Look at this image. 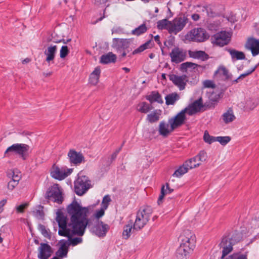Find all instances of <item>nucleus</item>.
Segmentation results:
<instances>
[{"label": "nucleus", "mask_w": 259, "mask_h": 259, "mask_svg": "<svg viewBox=\"0 0 259 259\" xmlns=\"http://www.w3.org/2000/svg\"><path fill=\"white\" fill-rule=\"evenodd\" d=\"M67 218L61 212L57 213L56 221L58 223L60 236H67L68 231L72 230L73 234L83 235L89 225L88 207L81 206L75 200L69 204L67 208Z\"/></svg>", "instance_id": "1"}, {"label": "nucleus", "mask_w": 259, "mask_h": 259, "mask_svg": "<svg viewBox=\"0 0 259 259\" xmlns=\"http://www.w3.org/2000/svg\"><path fill=\"white\" fill-rule=\"evenodd\" d=\"M180 245L176 253L177 259H187L195 247L196 237L189 230H184L179 236Z\"/></svg>", "instance_id": "2"}, {"label": "nucleus", "mask_w": 259, "mask_h": 259, "mask_svg": "<svg viewBox=\"0 0 259 259\" xmlns=\"http://www.w3.org/2000/svg\"><path fill=\"white\" fill-rule=\"evenodd\" d=\"M189 19L185 16L175 18L172 21L163 19V29H166L169 33L177 34L185 27Z\"/></svg>", "instance_id": "3"}, {"label": "nucleus", "mask_w": 259, "mask_h": 259, "mask_svg": "<svg viewBox=\"0 0 259 259\" xmlns=\"http://www.w3.org/2000/svg\"><path fill=\"white\" fill-rule=\"evenodd\" d=\"M30 146L25 144L16 143L9 146L4 153V157H11L18 155L23 160H26L29 154Z\"/></svg>", "instance_id": "4"}, {"label": "nucleus", "mask_w": 259, "mask_h": 259, "mask_svg": "<svg viewBox=\"0 0 259 259\" xmlns=\"http://www.w3.org/2000/svg\"><path fill=\"white\" fill-rule=\"evenodd\" d=\"M152 211V208L150 206L141 207L137 213L136 220L133 224L134 230H140L142 229L149 221Z\"/></svg>", "instance_id": "5"}, {"label": "nucleus", "mask_w": 259, "mask_h": 259, "mask_svg": "<svg viewBox=\"0 0 259 259\" xmlns=\"http://www.w3.org/2000/svg\"><path fill=\"white\" fill-rule=\"evenodd\" d=\"M92 187L89 178L81 172L78 174L77 179L74 181V191L78 196H82Z\"/></svg>", "instance_id": "6"}, {"label": "nucleus", "mask_w": 259, "mask_h": 259, "mask_svg": "<svg viewBox=\"0 0 259 259\" xmlns=\"http://www.w3.org/2000/svg\"><path fill=\"white\" fill-rule=\"evenodd\" d=\"M209 38L206 30L202 28H195L185 35V39L189 41L203 42Z\"/></svg>", "instance_id": "7"}, {"label": "nucleus", "mask_w": 259, "mask_h": 259, "mask_svg": "<svg viewBox=\"0 0 259 259\" xmlns=\"http://www.w3.org/2000/svg\"><path fill=\"white\" fill-rule=\"evenodd\" d=\"M131 42L130 39L114 38L113 39L112 47L117 53L121 54L122 57H124L126 53L131 50L129 49Z\"/></svg>", "instance_id": "8"}, {"label": "nucleus", "mask_w": 259, "mask_h": 259, "mask_svg": "<svg viewBox=\"0 0 259 259\" xmlns=\"http://www.w3.org/2000/svg\"><path fill=\"white\" fill-rule=\"evenodd\" d=\"M45 198L58 204H61L64 199L62 192L59 185L54 184L50 187L45 194Z\"/></svg>", "instance_id": "9"}, {"label": "nucleus", "mask_w": 259, "mask_h": 259, "mask_svg": "<svg viewBox=\"0 0 259 259\" xmlns=\"http://www.w3.org/2000/svg\"><path fill=\"white\" fill-rule=\"evenodd\" d=\"M90 220L89 219V221ZM89 227L91 229V231L100 238H104L106 235L107 233L110 229V226L103 222L102 221H94V225H92L89 222Z\"/></svg>", "instance_id": "10"}, {"label": "nucleus", "mask_w": 259, "mask_h": 259, "mask_svg": "<svg viewBox=\"0 0 259 259\" xmlns=\"http://www.w3.org/2000/svg\"><path fill=\"white\" fill-rule=\"evenodd\" d=\"M233 235L229 234L227 236H224L222 239L220 243V246L222 250V255L221 258H224L232 250L233 246L237 242Z\"/></svg>", "instance_id": "11"}, {"label": "nucleus", "mask_w": 259, "mask_h": 259, "mask_svg": "<svg viewBox=\"0 0 259 259\" xmlns=\"http://www.w3.org/2000/svg\"><path fill=\"white\" fill-rule=\"evenodd\" d=\"M207 158L206 152L202 150L194 157L186 160V162L189 168L193 169L199 167L202 162L206 161Z\"/></svg>", "instance_id": "12"}, {"label": "nucleus", "mask_w": 259, "mask_h": 259, "mask_svg": "<svg viewBox=\"0 0 259 259\" xmlns=\"http://www.w3.org/2000/svg\"><path fill=\"white\" fill-rule=\"evenodd\" d=\"M231 34L229 32L222 31L211 37V42L217 46L223 47L230 41Z\"/></svg>", "instance_id": "13"}, {"label": "nucleus", "mask_w": 259, "mask_h": 259, "mask_svg": "<svg viewBox=\"0 0 259 259\" xmlns=\"http://www.w3.org/2000/svg\"><path fill=\"white\" fill-rule=\"evenodd\" d=\"M67 156L71 165L77 166L85 162V158L82 153L77 152L74 149H71L69 150Z\"/></svg>", "instance_id": "14"}, {"label": "nucleus", "mask_w": 259, "mask_h": 259, "mask_svg": "<svg viewBox=\"0 0 259 259\" xmlns=\"http://www.w3.org/2000/svg\"><path fill=\"white\" fill-rule=\"evenodd\" d=\"M72 172V169L71 168H66L65 167H59L54 165L53 169L51 172V176L59 181L64 180Z\"/></svg>", "instance_id": "15"}, {"label": "nucleus", "mask_w": 259, "mask_h": 259, "mask_svg": "<svg viewBox=\"0 0 259 259\" xmlns=\"http://www.w3.org/2000/svg\"><path fill=\"white\" fill-rule=\"evenodd\" d=\"M205 107L203 104V100L201 97L189 104L184 109H186L187 113L189 115H193L199 112L203 107Z\"/></svg>", "instance_id": "16"}, {"label": "nucleus", "mask_w": 259, "mask_h": 259, "mask_svg": "<svg viewBox=\"0 0 259 259\" xmlns=\"http://www.w3.org/2000/svg\"><path fill=\"white\" fill-rule=\"evenodd\" d=\"M187 113L186 109H183L176 116L169 120L171 130L177 128L184 123L186 119L185 114Z\"/></svg>", "instance_id": "17"}, {"label": "nucleus", "mask_w": 259, "mask_h": 259, "mask_svg": "<svg viewBox=\"0 0 259 259\" xmlns=\"http://www.w3.org/2000/svg\"><path fill=\"white\" fill-rule=\"evenodd\" d=\"M169 55L172 62L179 63L185 60L186 57V53L182 49L175 47L172 50Z\"/></svg>", "instance_id": "18"}, {"label": "nucleus", "mask_w": 259, "mask_h": 259, "mask_svg": "<svg viewBox=\"0 0 259 259\" xmlns=\"http://www.w3.org/2000/svg\"><path fill=\"white\" fill-rule=\"evenodd\" d=\"M245 47L247 49L251 51L253 56L259 54V40L250 37L248 39Z\"/></svg>", "instance_id": "19"}, {"label": "nucleus", "mask_w": 259, "mask_h": 259, "mask_svg": "<svg viewBox=\"0 0 259 259\" xmlns=\"http://www.w3.org/2000/svg\"><path fill=\"white\" fill-rule=\"evenodd\" d=\"M170 80L172 82L178 86L180 90H183L185 89L186 82L188 81V77L186 75L178 76L172 74L169 77Z\"/></svg>", "instance_id": "20"}, {"label": "nucleus", "mask_w": 259, "mask_h": 259, "mask_svg": "<svg viewBox=\"0 0 259 259\" xmlns=\"http://www.w3.org/2000/svg\"><path fill=\"white\" fill-rule=\"evenodd\" d=\"M39 251L38 257L39 259H48L51 255V247L47 243H41Z\"/></svg>", "instance_id": "21"}, {"label": "nucleus", "mask_w": 259, "mask_h": 259, "mask_svg": "<svg viewBox=\"0 0 259 259\" xmlns=\"http://www.w3.org/2000/svg\"><path fill=\"white\" fill-rule=\"evenodd\" d=\"M57 51V47L56 45H51L45 51L44 54L46 56V61L48 63L54 61Z\"/></svg>", "instance_id": "22"}, {"label": "nucleus", "mask_w": 259, "mask_h": 259, "mask_svg": "<svg viewBox=\"0 0 259 259\" xmlns=\"http://www.w3.org/2000/svg\"><path fill=\"white\" fill-rule=\"evenodd\" d=\"M60 243V247L56 252V255L61 258L66 257L68 251V242L67 240H61Z\"/></svg>", "instance_id": "23"}, {"label": "nucleus", "mask_w": 259, "mask_h": 259, "mask_svg": "<svg viewBox=\"0 0 259 259\" xmlns=\"http://www.w3.org/2000/svg\"><path fill=\"white\" fill-rule=\"evenodd\" d=\"M73 235H77L79 236H82L83 235H78L76 234H73L72 230H70L68 231V235L67 236H64L65 237H67L68 238V246L72 245L74 246L77 245L78 244H80L82 241V239L81 237H75L72 238Z\"/></svg>", "instance_id": "24"}, {"label": "nucleus", "mask_w": 259, "mask_h": 259, "mask_svg": "<svg viewBox=\"0 0 259 259\" xmlns=\"http://www.w3.org/2000/svg\"><path fill=\"white\" fill-rule=\"evenodd\" d=\"M189 55L191 58L199 59L201 61L207 60L209 58L208 55L204 51H189Z\"/></svg>", "instance_id": "25"}, {"label": "nucleus", "mask_w": 259, "mask_h": 259, "mask_svg": "<svg viewBox=\"0 0 259 259\" xmlns=\"http://www.w3.org/2000/svg\"><path fill=\"white\" fill-rule=\"evenodd\" d=\"M227 51L229 53L233 61L245 59V54L242 52L231 49H228Z\"/></svg>", "instance_id": "26"}, {"label": "nucleus", "mask_w": 259, "mask_h": 259, "mask_svg": "<svg viewBox=\"0 0 259 259\" xmlns=\"http://www.w3.org/2000/svg\"><path fill=\"white\" fill-rule=\"evenodd\" d=\"M116 56L112 52H109L105 55H103L100 58V63L106 64L110 63H113L116 61Z\"/></svg>", "instance_id": "27"}, {"label": "nucleus", "mask_w": 259, "mask_h": 259, "mask_svg": "<svg viewBox=\"0 0 259 259\" xmlns=\"http://www.w3.org/2000/svg\"><path fill=\"white\" fill-rule=\"evenodd\" d=\"M145 98L148 100L151 104L154 102L162 103L161 95L156 91H153L149 95L146 96Z\"/></svg>", "instance_id": "28"}, {"label": "nucleus", "mask_w": 259, "mask_h": 259, "mask_svg": "<svg viewBox=\"0 0 259 259\" xmlns=\"http://www.w3.org/2000/svg\"><path fill=\"white\" fill-rule=\"evenodd\" d=\"M187 162L186 161L183 163V164L180 166L173 174L172 176L176 177H181L183 175L185 174L188 171L189 169H191L187 165Z\"/></svg>", "instance_id": "29"}, {"label": "nucleus", "mask_w": 259, "mask_h": 259, "mask_svg": "<svg viewBox=\"0 0 259 259\" xmlns=\"http://www.w3.org/2000/svg\"><path fill=\"white\" fill-rule=\"evenodd\" d=\"M180 99L179 95L176 93H172L165 97V103L167 105H173Z\"/></svg>", "instance_id": "30"}, {"label": "nucleus", "mask_w": 259, "mask_h": 259, "mask_svg": "<svg viewBox=\"0 0 259 259\" xmlns=\"http://www.w3.org/2000/svg\"><path fill=\"white\" fill-rule=\"evenodd\" d=\"M222 119L225 123H228L232 122L235 119L233 111L231 108H229L222 116Z\"/></svg>", "instance_id": "31"}, {"label": "nucleus", "mask_w": 259, "mask_h": 259, "mask_svg": "<svg viewBox=\"0 0 259 259\" xmlns=\"http://www.w3.org/2000/svg\"><path fill=\"white\" fill-rule=\"evenodd\" d=\"M160 110H155L147 116V120L150 123H154L157 121L161 115Z\"/></svg>", "instance_id": "32"}, {"label": "nucleus", "mask_w": 259, "mask_h": 259, "mask_svg": "<svg viewBox=\"0 0 259 259\" xmlns=\"http://www.w3.org/2000/svg\"><path fill=\"white\" fill-rule=\"evenodd\" d=\"M153 108L152 105L146 102L140 103L137 105V110L142 113H147Z\"/></svg>", "instance_id": "33"}, {"label": "nucleus", "mask_w": 259, "mask_h": 259, "mask_svg": "<svg viewBox=\"0 0 259 259\" xmlns=\"http://www.w3.org/2000/svg\"><path fill=\"white\" fill-rule=\"evenodd\" d=\"M135 230H134V226L131 223L130 224L126 225L123 228L122 232L123 238L125 239H127L131 236V234L134 232Z\"/></svg>", "instance_id": "34"}, {"label": "nucleus", "mask_w": 259, "mask_h": 259, "mask_svg": "<svg viewBox=\"0 0 259 259\" xmlns=\"http://www.w3.org/2000/svg\"><path fill=\"white\" fill-rule=\"evenodd\" d=\"M147 30V27L145 24H142L135 29L133 30L132 31V34L134 35L139 36L146 32Z\"/></svg>", "instance_id": "35"}, {"label": "nucleus", "mask_w": 259, "mask_h": 259, "mask_svg": "<svg viewBox=\"0 0 259 259\" xmlns=\"http://www.w3.org/2000/svg\"><path fill=\"white\" fill-rule=\"evenodd\" d=\"M152 47L151 41L149 40L146 42L145 44L141 45L139 48L135 49L132 53V55H135L140 53L145 50L151 48Z\"/></svg>", "instance_id": "36"}, {"label": "nucleus", "mask_w": 259, "mask_h": 259, "mask_svg": "<svg viewBox=\"0 0 259 259\" xmlns=\"http://www.w3.org/2000/svg\"><path fill=\"white\" fill-rule=\"evenodd\" d=\"M219 98V96L215 95L214 97H213L212 96L209 97V102H207L204 103L205 107L208 108H214L215 105L217 104L218 102V99Z\"/></svg>", "instance_id": "37"}, {"label": "nucleus", "mask_w": 259, "mask_h": 259, "mask_svg": "<svg viewBox=\"0 0 259 259\" xmlns=\"http://www.w3.org/2000/svg\"><path fill=\"white\" fill-rule=\"evenodd\" d=\"M220 74L225 76L226 79H229L231 77V74L229 73L228 70L225 67H219V69L215 72V75Z\"/></svg>", "instance_id": "38"}, {"label": "nucleus", "mask_w": 259, "mask_h": 259, "mask_svg": "<svg viewBox=\"0 0 259 259\" xmlns=\"http://www.w3.org/2000/svg\"><path fill=\"white\" fill-rule=\"evenodd\" d=\"M38 229L40 231L41 234L46 238H51V232L50 230L47 229L46 227L43 225H39Z\"/></svg>", "instance_id": "39"}, {"label": "nucleus", "mask_w": 259, "mask_h": 259, "mask_svg": "<svg viewBox=\"0 0 259 259\" xmlns=\"http://www.w3.org/2000/svg\"><path fill=\"white\" fill-rule=\"evenodd\" d=\"M230 140L231 138L229 136H218L215 139V142H219L223 146L227 145Z\"/></svg>", "instance_id": "40"}, {"label": "nucleus", "mask_w": 259, "mask_h": 259, "mask_svg": "<svg viewBox=\"0 0 259 259\" xmlns=\"http://www.w3.org/2000/svg\"><path fill=\"white\" fill-rule=\"evenodd\" d=\"M197 66V65L191 62H187L183 63L181 65V70L182 71H186L188 68L195 69Z\"/></svg>", "instance_id": "41"}, {"label": "nucleus", "mask_w": 259, "mask_h": 259, "mask_svg": "<svg viewBox=\"0 0 259 259\" xmlns=\"http://www.w3.org/2000/svg\"><path fill=\"white\" fill-rule=\"evenodd\" d=\"M216 137L210 136L207 131H205L203 135L204 141L208 144L215 142Z\"/></svg>", "instance_id": "42"}, {"label": "nucleus", "mask_w": 259, "mask_h": 259, "mask_svg": "<svg viewBox=\"0 0 259 259\" xmlns=\"http://www.w3.org/2000/svg\"><path fill=\"white\" fill-rule=\"evenodd\" d=\"M8 175L10 178L12 177V180L16 181L18 182H19L21 179V175H20V172L17 170H13L9 173Z\"/></svg>", "instance_id": "43"}, {"label": "nucleus", "mask_w": 259, "mask_h": 259, "mask_svg": "<svg viewBox=\"0 0 259 259\" xmlns=\"http://www.w3.org/2000/svg\"><path fill=\"white\" fill-rule=\"evenodd\" d=\"M111 201V199L110 198V196L109 195H105L102 200V203H101V207L104 208V209H107L109 203Z\"/></svg>", "instance_id": "44"}, {"label": "nucleus", "mask_w": 259, "mask_h": 259, "mask_svg": "<svg viewBox=\"0 0 259 259\" xmlns=\"http://www.w3.org/2000/svg\"><path fill=\"white\" fill-rule=\"evenodd\" d=\"M105 210L106 209L101 207L100 209L96 210L94 214L95 219L93 220H95L94 221H100L99 219L104 215Z\"/></svg>", "instance_id": "45"}, {"label": "nucleus", "mask_w": 259, "mask_h": 259, "mask_svg": "<svg viewBox=\"0 0 259 259\" xmlns=\"http://www.w3.org/2000/svg\"><path fill=\"white\" fill-rule=\"evenodd\" d=\"M225 259H247V255L239 253H235L230 255Z\"/></svg>", "instance_id": "46"}, {"label": "nucleus", "mask_w": 259, "mask_h": 259, "mask_svg": "<svg viewBox=\"0 0 259 259\" xmlns=\"http://www.w3.org/2000/svg\"><path fill=\"white\" fill-rule=\"evenodd\" d=\"M69 53V50L67 46H63L60 51V57L61 58H64Z\"/></svg>", "instance_id": "47"}, {"label": "nucleus", "mask_w": 259, "mask_h": 259, "mask_svg": "<svg viewBox=\"0 0 259 259\" xmlns=\"http://www.w3.org/2000/svg\"><path fill=\"white\" fill-rule=\"evenodd\" d=\"M203 87L206 88H212L214 89L215 87V85L213 81L210 80H205L203 83Z\"/></svg>", "instance_id": "48"}, {"label": "nucleus", "mask_w": 259, "mask_h": 259, "mask_svg": "<svg viewBox=\"0 0 259 259\" xmlns=\"http://www.w3.org/2000/svg\"><path fill=\"white\" fill-rule=\"evenodd\" d=\"M172 191L173 189H170L169 188V185L167 183L166 184L165 186L163 185V198L164 197L165 194H169Z\"/></svg>", "instance_id": "49"}, {"label": "nucleus", "mask_w": 259, "mask_h": 259, "mask_svg": "<svg viewBox=\"0 0 259 259\" xmlns=\"http://www.w3.org/2000/svg\"><path fill=\"white\" fill-rule=\"evenodd\" d=\"M18 183L19 182H17L16 181L12 180L8 184V188L10 190H13L18 184Z\"/></svg>", "instance_id": "50"}, {"label": "nucleus", "mask_w": 259, "mask_h": 259, "mask_svg": "<svg viewBox=\"0 0 259 259\" xmlns=\"http://www.w3.org/2000/svg\"><path fill=\"white\" fill-rule=\"evenodd\" d=\"M28 204L24 203L19 206H16V209L18 213H22L24 212V209L27 207Z\"/></svg>", "instance_id": "51"}, {"label": "nucleus", "mask_w": 259, "mask_h": 259, "mask_svg": "<svg viewBox=\"0 0 259 259\" xmlns=\"http://www.w3.org/2000/svg\"><path fill=\"white\" fill-rule=\"evenodd\" d=\"M99 77L98 76H93L91 74L90 76V81L92 84L96 85L99 81Z\"/></svg>", "instance_id": "52"}, {"label": "nucleus", "mask_w": 259, "mask_h": 259, "mask_svg": "<svg viewBox=\"0 0 259 259\" xmlns=\"http://www.w3.org/2000/svg\"><path fill=\"white\" fill-rule=\"evenodd\" d=\"M112 34H113V33H116V34H123V33H124V30H123V28H122L120 27H115L112 29Z\"/></svg>", "instance_id": "53"}, {"label": "nucleus", "mask_w": 259, "mask_h": 259, "mask_svg": "<svg viewBox=\"0 0 259 259\" xmlns=\"http://www.w3.org/2000/svg\"><path fill=\"white\" fill-rule=\"evenodd\" d=\"M34 215L38 219H42L44 217V213L42 210H36L33 211Z\"/></svg>", "instance_id": "54"}, {"label": "nucleus", "mask_w": 259, "mask_h": 259, "mask_svg": "<svg viewBox=\"0 0 259 259\" xmlns=\"http://www.w3.org/2000/svg\"><path fill=\"white\" fill-rule=\"evenodd\" d=\"M174 38H171L169 40L165 41L164 42V45L168 48L172 47L174 44Z\"/></svg>", "instance_id": "55"}, {"label": "nucleus", "mask_w": 259, "mask_h": 259, "mask_svg": "<svg viewBox=\"0 0 259 259\" xmlns=\"http://www.w3.org/2000/svg\"><path fill=\"white\" fill-rule=\"evenodd\" d=\"M101 73V69L99 67H97L95 68V70L92 72L91 74H92L93 76H98V77H100Z\"/></svg>", "instance_id": "56"}, {"label": "nucleus", "mask_w": 259, "mask_h": 259, "mask_svg": "<svg viewBox=\"0 0 259 259\" xmlns=\"http://www.w3.org/2000/svg\"><path fill=\"white\" fill-rule=\"evenodd\" d=\"M124 143H123V144H122L121 146L120 147H119L118 149H116L115 150V151L112 153V154L111 155V160H114L117 157V155L118 154V153L120 151L121 148H122V146H123Z\"/></svg>", "instance_id": "57"}, {"label": "nucleus", "mask_w": 259, "mask_h": 259, "mask_svg": "<svg viewBox=\"0 0 259 259\" xmlns=\"http://www.w3.org/2000/svg\"><path fill=\"white\" fill-rule=\"evenodd\" d=\"M7 199H4L0 201V213L3 211V207L7 203Z\"/></svg>", "instance_id": "58"}, {"label": "nucleus", "mask_w": 259, "mask_h": 259, "mask_svg": "<svg viewBox=\"0 0 259 259\" xmlns=\"http://www.w3.org/2000/svg\"><path fill=\"white\" fill-rule=\"evenodd\" d=\"M157 134V131L155 130H153V131L150 133V135L149 136V138L150 140H152L154 138H156V136L157 135H155Z\"/></svg>", "instance_id": "59"}, {"label": "nucleus", "mask_w": 259, "mask_h": 259, "mask_svg": "<svg viewBox=\"0 0 259 259\" xmlns=\"http://www.w3.org/2000/svg\"><path fill=\"white\" fill-rule=\"evenodd\" d=\"M256 67H257V66L256 65L254 67L248 70L244 73L245 74V75L246 76H247V75L250 74L251 73H252L255 70V69H256Z\"/></svg>", "instance_id": "60"}, {"label": "nucleus", "mask_w": 259, "mask_h": 259, "mask_svg": "<svg viewBox=\"0 0 259 259\" xmlns=\"http://www.w3.org/2000/svg\"><path fill=\"white\" fill-rule=\"evenodd\" d=\"M167 14L165 19H166V20H167V19H169L172 16V13L171 12L170 9L168 7H167Z\"/></svg>", "instance_id": "61"}, {"label": "nucleus", "mask_w": 259, "mask_h": 259, "mask_svg": "<svg viewBox=\"0 0 259 259\" xmlns=\"http://www.w3.org/2000/svg\"><path fill=\"white\" fill-rule=\"evenodd\" d=\"M108 0H95V4L99 5L102 4H104L107 3Z\"/></svg>", "instance_id": "62"}, {"label": "nucleus", "mask_w": 259, "mask_h": 259, "mask_svg": "<svg viewBox=\"0 0 259 259\" xmlns=\"http://www.w3.org/2000/svg\"><path fill=\"white\" fill-rule=\"evenodd\" d=\"M157 203L159 205L162 203V186L160 187V193L159 195V197L157 200Z\"/></svg>", "instance_id": "63"}, {"label": "nucleus", "mask_w": 259, "mask_h": 259, "mask_svg": "<svg viewBox=\"0 0 259 259\" xmlns=\"http://www.w3.org/2000/svg\"><path fill=\"white\" fill-rule=\"evenodd\" d=\"M192 18L194 21H197L199 19L200 16L198 14H195L192 15Z\"/></svg>", "instance_id": "64"}]
</instances>
